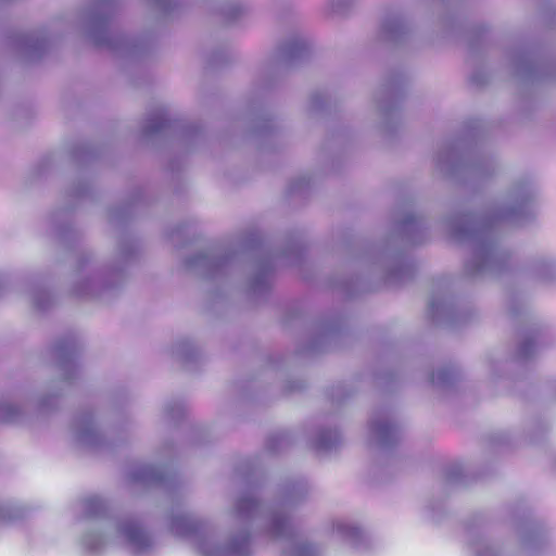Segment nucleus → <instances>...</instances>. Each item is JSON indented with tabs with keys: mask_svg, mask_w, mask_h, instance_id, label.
Wrapping results in <instances>:
<instances>
[{
	"mask_svg": "<svg viewBox=\"0 0 556 556\" xmlns=\"http://www.w3.org/2000/svg\"><path fill=\"white\" fill-rule=\"evenodd\" d=\"M124 533L128 541L139 547L149 544V538L146 532L137 523H128L124 527Z\"/></svg>",
	"mask_w": 556,
	"mask_h": 556,
	"instance_id": "obj_1",
	"label": "nucleus"
},
{
	"mask_svg": "<svg viewBox=\"0 0 556 556\" xmlns=\"http://www.w3.org/2000/svg\"><path fill=\"white\" fill-rule=\"evenodd\" d=\"M392 426L390 425H382L378 428V432L381 437H386L387 434H389L391 431H392Z\"/></svg>",
	"mask_w": 556,
	"mask_h": 556,
	"instance_id": "obj_2",
	"label": "nucleus"
}]
</instances>
